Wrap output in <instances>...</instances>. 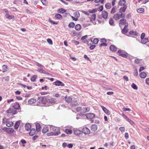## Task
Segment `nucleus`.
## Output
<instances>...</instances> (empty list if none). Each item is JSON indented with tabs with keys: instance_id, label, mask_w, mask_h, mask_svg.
I'll list each match as a JSON object with an SVG mask.
<instances>
[{
	"instance_id": "nucleus-1",
	"label": "nucleus",
	"mask_w": 149,
	"mask_h": 149,
	"mask_svg": "<svg viewBox=\"0 0 149 149\" xmlns=\"http://www.w3.org/2000/svg\"><path fill=\"white\" fill-rule=\"evenodd\" d=\"M50 130L52 132L48 133V136H57L60 133L59 128L55 126L52 125L50 127Z\"/></svg>"
},
{
	"instance_id": "nucleus-2",
	"label": "nucleus",
	"mask_w": 149,
	"mask_h": 149,
	"mask_svg": "<svg viewBox=\"0 0 149 149\" xmlns=\"http://www.w3.org/2000/svg\"><path fill=\"white\" fill-rule=\"evenodd\" d=\"M37 101L39 103L45 104L46 103L47 99L45 96L38 97Z\"/></svg>"
},
{
	"instance_id": "nucleus-3",
	"label": "nucleus",
	"mask_w": 149,
	"mask_h": 149,
	"mask_svg": "<svg viewBox=\"0 0 149 149\" xmlns=\"http://www.w3.org/2000/svg\"><path fill=\"white\" fill-rule=\"evenodd\" d=\"M118 53L120 56L125 58H127L128 56V54L123 50H118Z\"/></svg>"
},
{
	"instance_id": "nucleus-4",
	"label": "nucleus",
	"mask_w": 149,
	"mask_h": 149,
	"mask_svg": "<svg viewBox=\"0 0 149 149\" xmlns=\"http://www.w3.org/2000/svg\"><path fill=\"white\" fill-rule=\"evenodd\" d=\"M119 25L120 26V25H124L125 26H128V24L127 22L126 19L122 18L120 20Z\"/></svg>"
},
{
	"instance_id": "nucleus-5",
	"label": "nucleus",
	"mask_w": 149,
	"mask_h": 149,
	"mask_svg": "<svg viewBox=\"0 0 149 149\" xmlns=\"http://www.w3.org/2000/svg\"><path fill=\"white\" fill-rule=\"evenodd\" d=\"M16 110L13 107L10 108L9 109L6 111V112L8 113H10L11 115H14L16 113Z\"/></svg>"
},
{
	"instance_id": "nucleus-6",
	"label": "nucleus",
	"mask_w": 149,
	"mask_h": 149,
	"mask_svg": "<svg viewBox=\"0 0 149 149\" xmlns=\"http://www.w3.org/2000/svg\"><path fill=\"white\" fill-rule=\"evenodd\" d=\"M5 132L8 134H12L15 131L12 128H9L5 127Z\"/></svg>"
},
{
	"instance_id": "nucleus-7",
	"label": "nucleus",
	"mask_w": 149,
	"mask_h": 149,
	"mask_svg": "<svg viewBox=\"0 0 149 149\" xmlns=\"http://www.w3.org/2000/svg\"><path fill=\"white\" fill-rule=\"evenodd\" d=\"M53 84L56 86H63L65 85V84L59 80L56 81L55 82H53Z\"/></svg>"
},
{
	"instance_id": "nucleus-8",
	"label": "nucleus",
	"mask_w": 149,
	"mask_h": 149,
	"mask_svg": "<svg viewBox=\"0 0 149 149\" xmlns=\"http://www.w3.org/2000/svg\"><path fill=\"white\" fill-rule=\"evenodd\" d=\"M90 130L87 127L84 128L82 129V132L85 134H88L90 133Z\"/></svg>"
},
{
	"instance_id": "nucleus-9",
	"label": "nucleus",
	"mask_w": 149,
	"mask_h": 149,
	"mask_svg": "<svg viewBox=\"0 0 149 149\" xmlns=\"http://www.w3.org/2000/svg\"><path fill=\"white\" fill-rule=\"evenodd\" d=\"M86 116L88 119L92 118L95 117V114L91 113H87L86 114Z\"/></svg>"
},
{
	"instance_id": "nucleus-10",
	"label": "nucleus",
	"mask_w": 149,
	"mask_h": 149,
	"mask_svg": "<svg viewBox=\"0 0 149 149\" xmlns=\"http://www.w3.org/2000/svg\"><path fill=\"white\" fill-rule=\"evenodd\" d=\"M127 7L126 5H125L121 7L119 9V12L120 13H124Z\"/></svg>"
},
{
	"instance_id": "nucleus-11",
	"label": "nucleus",
	"mask_w": 149,
	"mask_h": 149,
	"mask_svg": "<svg viewBox=\"0 0 149 149\" xmlns=\"http://www.w3.org/2000/svg\"><path fill=\"white\" fill-rule=\"evenodd\" d=\"M13 107L16 110L19 109L20 108V106L19 103L16 102L13 104Z\"/></svg>"
},
{
	"instance_id": "nucleus-12",
	"label": "nucleus",
	"mask_w": 149,
	"mask_h": 149,
	"mask_svg": "<svg viewBox=\"0 0 149 149\" xmlns=\"http://www.w3.org/2000/svg\"><path fill=\"white\" fill-rule=\"evenodd\" d=\"M90 108L89 107H86L82 108V111L83 113L88 112L90 111Z\"/></svg>"
},
{
	"instance_id": "nucleus-13",
	"label": "nucleus",
	"mask_w": 149,
	"mask_h": 149,
	"mask_svg": "<svg viewBox=\"0 0 149 149\" xmlns=\"http://www.w3.org/2000/svg\"><path fill=\"white\" fill-rule=\"evenodd\" d=\"M113 18L116 21H117L120 18V14L117 13L115 14L113 17Z\"/></svg>"
},
{
	"instance_id": "nucleus-14",
	"label": "nucleus",
	"mask_w": 149,
	"mask_h": 149,
	"mask_svg": "<svg viewBox=\"0 0 149 149\" xmlns=\"http://www.w3.org/2000/svg\"><path fill=\"white\" fill-rule=\"evenodd\" d=\"M36 129L37 132H39L41 128L40 124L39 123H36Z\"/></svg>"
},
{
	"instance_id": "nucleus-15",
	"label": "nucleus",
	"mask_w": 149,
	"mask_h": 149,
	"mask_svg": "<svg viewBox=\"0 0 149 149\" xmlns=\"http://www.w3.org/2000/svg\"><path fill=\"white\" fill-rule=\"evenodd\" d=\"M126 1L125 0H120L118 2V4L120 6H124L125 5Z\"/></svg>"
},
{
	"instance_id": "nucleus-16",
	"label": "nucleus",
	"mask_w": 149,
	"mask_h": 149,
	"mask_svg": "<svg viewBox=\"0 0 149 149\" xmlns=\"http://www.w3.org/2000/svg\"><path fill=\"white\" fill-rule=\"evenodd\" d=\"M111 51L113 52H115L116 51L117 48L116 47L113 45H111L109 47Z\"/></svg>"
},
{
	"instance_id": "nucleus-17",
	"label": "nucleus",
	"mask_w": 149,
	"mask_h": 149,
	"mask_svg": "<svg viewBox=\"0 0 149 149\" xmlns=\"http://www.w3.org/2000/svg\"><path fill=\"white\" fill-rule=\"evenodd\" d=\"M36 99L34 98H31L28 101V103L29 104H31L33 103H34L36 102Z\"/></svg>"
},
{
	"instance_id": "nucleus-18",
	"label": "nucleus",
	"mask_w": 149,
	"mask_h": 149,
	"mask_svg": "<svg viewBox=\"0 0 149 149\" xmlns=\"http://www.w3.org/2000/svg\"><path fill=\"white\" fill-rule=\"evenodd\" d=\"M91 130L93 131H95L97 129V126L96 125H92L91 126Z\"/></svg>"
},
{
	"instance_id": "nucleus-19",
	"label": "nucleus",
	"mask_w": 149,
	"mask_h": 149,
	"mask_svg": "<svg viewBox=\"0 0 149 149\" xmlns=\"http://www.w3.org/2000/svg\"><path fill=\"white\" fill-rule=\"evenodd\" d=\"M109 23L110 25L112 26H115V24L114 23V21L112 18H110L109 20Z\"/></svg>"
},
{
	"instance_id": "nucleus-20",
	"label": "nucleus",
	"mask_w": 149,
	"mask_h": 149,
	"mask_svg": "<svg viewBox=\"0 0 149 149\" xmlns=\"http://www.w3.org/2000/svg\"><path fill=\"white\" fill-rule=\"evenodd\" d=\"M36 132L35 129L34 128H32L30 132L29 133V134L30 135L32 136L35 134Z\"/></svg>"
},
{
	"instance_id": "nucleus-21",
	"label": "nucleus",
	"mask_w": 149,
	"mask_h": 149,
	"mask_svg": "<svg viewBox=\"0 0 149 149\" xmlns=\"http://www.w3.org/2000/svg\"><path fill=\"white\" fill-rule=\"evenodd\" d=\"M128 26H125L121 31L123 33L125 34L127 33L128 32V30L127 29Z\"/></svg>"
},
{
	"instance_id": "nucleus-22",
	"label": "nucleus",
	"mask_w": 149,
	"mask_h": 149,
	"mask_svg": "<svg viewBox=\"0 0 149 149\" xmlns=\"http://www.w3.org/2000/svg\"><path fill=\"white\" fill-rule=\"evenodd\" d=\"M13 125V123L11 121H9V120H8V122L6 124V125L8 127H11Z\"/></svg>"
},
{
	"instance_id": "nucleus-23",
	"label": "nucleus",
	"mask_w": 149,
	"mask_h": 149,
	"mask_svg": "<svg viewBox=\"0 0 149 149\" xmlns=\"http://www.w3.org/2000/svg\"><path fill=\"white\" fill-rule=\"evenodd\" d=\"M103 111L107 115H110V111L103 106Z\"/></svg>"
},
{
	"instance_id": "nucleus-24",
	"label": "nucleus",
	"mask_w": 149,
	"mask_h": 149,
	"mask_svg": "<svg viewBox=\"0 0 149 149\" xmlns=\"http://www.w3.org/2000/svg\"><path fill=\"white\" fill-rule=\"evenodd\" d=\"M65 100L66 102L70 103L72 101V98L70 97H65Z\"/></svg>"
},
{
	"instance_id": "nucleus-25",
	"label": "nucleus",
	"mask_w": 149,
	"mask_h": 149,
	"mask_svg": "<svg viewBox=\"0 0 149 149\" xmlns=\"http://www.w3.org/2000/svg\"><path fill=\"white\" fill-rule=\"evenodd\" d=\"M20 124V122L19 121H17L15 123L14 125V127L15 130H17Z\"/></svg>"
},
{
	"instance_id": "nucleus-26",
	"label": "nucleus",
	"mask_w": 149,
	"mask_h": 149,
	"mask_svg": "<svg viewBox=\"0 0 149 149\" xmlns=\"http://www.w3.org/2000/svg\"><path fill=\"white\" fill-rule=\"evenodd\" d=\"M97 10L99 11H102V6H101L97 9L95 8L93 9L94 13L96 12Z\"/></svg>"
},
{
	"instance_id": "nucleus-27",
	"label": "nucleus",
	"mask_w": 149,
	"mask_h": 149,
	"mask_svg": "<svg viewBox=\"0 0 149 149\" xmlns=\"http://www.w3.org/2000/svg\"><path fill=\"white\" fill-rule=\"evenodd\" d=\"M81 25L79 24H77L75 26V29L77 31H80L81 29Z\"/></svg>"
},
{
	"instance_id": "nucleus-28",
	"label": "nucleus",
	"mask_w": 149,
	"mask_h": 149,
	"mask_svg": "<svg viewBox=\"0 0 149 149\" xmlns=\"http://www.w3.org/2000/svg\"><path fill=\"white\" fill-rule=\"evenodd\" d=\"M62 15L59 14H56L55 16V18L56 19H61L62 18Z\"/></svg>"
},
{
	"instance_id": "nucleus-29",
	"label": "nucleus",
	"mask_w": 149,
	"mask_h": 149,
	"mask_svg": "<svg viewBox=\"0 0 149 149\" xmlns=\"http://www.w3.org/2000/svg\"><path fill=\"white\" fill-rule=\"evenodd\" d=\"M49 130L48 127H45L42 129V132L43 133H45L48 131Z\"/></svg>"
},
{
	"instance_id": "nucleus-30",
	"label": "nucleus",
	"mask_w": 149,
	"mask_h": 149,
	"mask_svg": "<svg viewBox=\"0 0 149 149\" xmlns=\"http://www.w3.org/2000/svg\"><path fill=\"white\" fill-rule=\"evenodd\" d=\"M25 127L26 129L27 130H29L31 129V125L29 123H27L26 124Z\"/></svg>"
},
{
	"instance_id": "nucleus-31",
	"label": "nucleus",
	"mask_w": 149,
	"mask_h": 149,
	"mask_svg": "<svg viewBox=\"0 0 149 149\" xmlns=\"http://www.w3.org/2000/svg\"><path fill=\"white\" fill-rule=\"evenodd\" d=\"M38 71L40 72L41 73H44L45 74H49L45 70H43L42 68L39 69L38 70Z\"/></svg>"
},
{
	"instance_id": "nucleus-32",
	"label": "nucleus",
	"mask_w": 149,
	"mask_h": 149,
	"mask_svg": "<svg viewBox=\"0 0 149 149\" xmlns=\"http://www.w3.org/2000/svg\"><path fill=\"white\" fill-rule=\"evenodd\" d=\"M8 70V66L5 65H4L2 66V70L3 72H6Z\"/></svg>"
},
{
	"instance_id": "nucleus-33",
	"label": "nucleus",
	"mask_w": 149,
	"mask_h": 149,
	"mask_svg": "<svg viewBox=\"0 0 149 149\" xmlns=\"http://www.w3.org/2000/svg\"><path fill=\"white\" fill-rule=\"evenodd\" d=\"M56 101V100L54 98H51L48 100V102L50 103H53L55 102Z\"/></svg>"
},
{
	"instance_id": "nucleus-34",
	"label": "nucleus",
	"mask_w": 149,
	"mask_h": 149,
	"mask_svg": "<svg viewBox=\"0 0 149 149\" xmlns=\"http://www.w3.org/2000/svg\"><path fill=\"white\" fill-rule=\"evenodd\" d=\"M81 132V131L79 130H76L74 131V134L76 135L79 136L80 135Z\"/></svg>"
},
{
	"instance_id": "nucleus-35",
	"label": "nucleus",
	"mask_w": 149,
	"mask_h": 149,
	"mask_svg": "<svg viewBox=\"0 0 149 149\" xmlns=\"http://www.w3.org/2000/svg\"><path fill=\"white\" fill-rule=\"evenodd\" d=\"M140 77L142 78H144L146 76V74L144 72H142L140 74Z\"/></svg>"
},
{
	"instance_id": "nucleus-36",
	"label": "nucleus",
	"mask_w": 149,
	"mask_h": 149,
	"mask_svg": "<svg viewBox=\"0 0 149 149\" xmlns=\"http://www.w3.org/2000/svg\"><path fill=\"white\" fill-rule=\"evenodd\" d=\"M6 16L7 18L9 19H11L14 17L13 16L10 15L9 13H6Z\"/></svg>"
},
{
	"instance_id": "nucleus-37",
	"label": "nucleus",
	"mask_w": 149,
	"mask_h": 149,
	"mask_svg": "<svg viewBox=\"0 0 149 149\" xmlns=\"http://www.w3.org/2000/svg\"><path fill=\"white\" fill-rule=\"evenodd\" d=\"M108 14L107 12L105 11H103V18L106 19L107 18Z\"/></svg>"
},
{
	"instance_id": "nucleus-38",
	"label": "nucleus",
	"mask_w": 149,
	"mask_h": 149,
	"mask_svg": "<svg viewBox=\"0 0 149 149\" xmlns=\"http://www.w3.org/2000/svg\"><path fill=\"white\" fill-rule=\"evenodd\" d=\"M78 104L77 101H73L72 103V107H75L77 105H78Z\"/></svg>"
},
{
	"instance_id": "nucleus-39",
	"label": "nucleus",
	"mask_w": 149,
	"mask_h": 149,
	"mask_svg": "<svg viewBox=\"0 0 149 149\" xmlns=\"http://www.w3.org/2000/svg\"><path fill=\"white\" fill-rule=\"evenodd\" d=\"M75 26V24L73 22H70L68 24V27L70 28H72L74 27Z\"/></svg>"
},
{
	"instance_id": "nucleus-40",
	"label": "nucleus",
	"mask_w": 149,
	"mask_h": 149,
	"mask_svg": "<svg viewBox=\"0 0 149 149\" xmlns=\"http://www.w3.org/2000/svg\"><path fill=\"white\" fill-rule=\"evenodd\" d=\"M58 11V13H64L66 11V10L64 9H63V8H61L59 9Z\"/></svg>"
},
{
	"instance_id": "nucleus-41",
	"label": "nucleus",
	"mask_w": 149,
	"mask_h": 149,
	"mask_svg": "<svg viewBox=\"0 0 149 149\" xmlns=\"http://www.w3.org/2000/svg\"><path fill=\"white\" fill-rule=\"evenodd\" d=\"M96 15L95 14H93L90 17V19L91 21H93L95 20Z\"/></svg>"
},
{
	"instance_id": "nucleus-42",
	"label": "nucleus",
	"mask_w": 149,
	"mask_h": 149,
	"mask_svg": "<svg viewBox=\"0 0 149 149\" xmlns=\"http://www.w3.org/2000/svg\"><path fill=\"white\" fill-rule=\"evenodd\" d=\"M116 6H114L112 8L111 11V13L112 14L115 13L116 11Z\"/></svg>"
},
{
	"instance_id": "nucleus-43",
	"label": "nucleus",
	"mask_w": 149,
	"mask_h": 149,
	"mask_svg": "<svg viewBox=\"0 0 149 149\" xmlns=\"http://www.w3.org/2000/svg\"><path fill=\"white\" fill-rule=\"evenodd\" d=\"M65 132L67 134H70L72 133V131L70 129H66Z\"/></svg>"
},
{
	"instance_id": "nucleus-44",
	"label": "nucleus",
	"mask_w": 149,
	"mask_h": 149,
	"mask_svg": "<svg viewBox=\"0 0 149 149\" xmlns=\"http://www.w3.org/2000/svg\"><path fill=\"white\" fill-rule=\"evenodd\" d=\"M74 16L77 18L79 17L80 16V14L78 12H75L73 14Z\"/></svg>"
},
{
	"instance_id": "nucleus-45",
	"label": "nucleus",
	"mask_w": 149,
	"mask_h": 149,
	"mask_svg": "<svg viewBox=\"0 0 149 149\" xmlns=\"http://www.w3.org/2000/svg\"><path fill=\"white\" fill-rule=\"evenodd\" d=\"M141 43L142 44H145L148 42L147 38H145L141 40Z\"/></svg>"
},
{
	"instance_id": "nucleus-46",
	"label": "nucleus",
	"mask_w": 149,
	"mask_h": 149,
	"mask_svg": "<svg viewBox=\"0 0 149 149\" xmlns=\"http://www.w3.org/2000/svg\"><path fill=\"white\" fill-rule=\"evenodd\" d=\"M137 11L138 12L140 13H143L144 12V8H139L137 10Z\"/></svg>"
},
{
	"instance_id": "nucleus-47",
	"label": "nucleus",
	"mask_w": 149,
	"mask_h": 149,
	"mask_svg": "<svg viewBox=\"0 0 149 149\" xmlns=\"http://www.w3.org/2000/svg\"><path fill=\"white\" fill-rule=\"evenodd\" d=\"M127 120L132 125H135V124L134 122L132 120L130 119L129 118H127Z\"/></svg>"
},
{
	"instance_id": "nucleus-48",
	"label": "nucleus",
	"mask_w": 149,
	"mask_h": 149,
	"mask_svg": "<svg viewBox=\"0 0 149 149\" xmlns=\"http://www.w3.org/2000/svg\"><path fill=\"white\" fill-rule=\"evenodd\" d=\"M87 37V36L86 35L85 36H83L81 38V40L82 41H84V43H86V42L87 41V40H86V38Z\"/></svg>"
},
{
	"instance_id": "nucleus-49",
	"label": "nucleus",
	"mask_w": 149,
	"mask_h": 149,
	"mask_svg": "<svg viewBox=\"0 0 149 149\" xmlns=\"http://www.w3.org/2000/svg\"><path fill=\"white\" fill-rule=\"evenodd\" d=\"M105 7L106 8L109 9L111 7V5L109 3H107L105 4Z\"/></svg>"
},
{
	"instance_id": "nucleus-50",
	"label": "nucleus",
	"mask_w": 149,
	"mask_h": 149,
	"mask_svg": "<svg viewBox=\"0 0 149 149\" xmlns=\"http://www.w3.org/2000/svg\"><path fill=\"white\" fill-rule=\"evenodd\" d=\"M37 76L36 75H33L31 79V80L32 81H35L37 77Z\"/></svg>"
},
{
	"instance_id": "nucleus-51",
	"label": "nucleus",
	"mask_w": 149,
	"mask_h": 149,
	"mask_svg": "<svg viewBox=\"0 0 149 149\" xmlns=\"http://www.w3.org/2000/svg\"><path fill=\"white\" fill-rule=\"evenodd\" d=\"M8 119H7L6 118H4L2 120V123L3 124H6L7 122L8 121Z\"/></svg>"
},
{
	"instance_id": "nucleus-52",
	"label": "nucleus",
	"mask_w": 149,
	"mask_h": 149,
	"mask_svg": "<svg viewBox=\"0 0 149 149\" xmlns=\"http://www.w3.org/2000/svg\"><path fill=\"white\" fill-rule=\"evenodd\" d=\"M107 42V40L103 38V46H107V43H106Z\"/></svg>"
},
{
	"instance_id": "nucleus-53",
	"label": "nucleus",
	"mask_w": 149,
	"mask_h": 149,
	"mask_svg": "<svg viewBox=\"0 0 149 149\" xmlns=\"http://www.w3.org/2000/svg\"><path fill=\"white\" fill-rule=\"evenodd\" d=\"M131 87L134 89L137 90L138 87L134 83H133L131 85Z\"/></svg>"
},
{
	"instance_id": "nucleus-54",
	"label": "nucleus",
	"mask_w": 149,
	"mask_h": 149,
	"mask_svg": "<svg viewBox=\"0 0 149 149\" xmlns=\"http://www.w3.org/2000/svg\"><path fill=\"white\" fill-rule=\"evenodd\" d=\"M129 34L130 35H137V33L136 32H135L132 31H130L129 32Z\"/></svg>"
},
{
	"instance_id": "nucleus-55",
	"label": "nucleus",
	"mask_w": 149,
	"mask_h": 149,
	"mask_svg": "<svg viewBox=\"0 0 149 149\" xmlns=\"http://www.w3.org/2000/svg\"><path fill=\"white\" fill-rule=\"evenodd\" d=\"M99 41V40L97 38H95L93 40V43L95 44H96L98 43Z\"/></svg>"
},
{
	"instance_id": "nucleus-56",
	"label": "nucleus",
	"mask_w": 149,
	"mask_h": 149,
	"mask_svg": "<svg viewBox=\"0 0 149 149\" xmlns=\"http://www.w3.org/2000/svg\"><path fill=\"white\" fill-rule=\"evenodd\" d=\"M47 42L50 45H52L53 44V42L52 40L50 38H47Z\"/></svg>"
},
{
	"instance_id": "nucleus-57",
	"label": "nucleus",
	"mask_w": 149,
	"mask_h": 149,
	"mask_svg": "<svg viewBox=\"0 0 149 149\" xmlns=\"http://www.w3.org/2000/svg\"><path fill=\"white\" fill-rule=\"evenodd\" d=\"M82 108L80 107H78L76 108V110L77 112H79L82 111Z\"/></svg>"
},
{
	"instance_id": "nucleus-58",
	"label": "nucleus",
	"mask_w": 149,
	"mask_h": 149,
	"mask_svg": "<svg viewBox=\"0 0 149 149\" xmlns=\"http://www.w3.org/2000/svg\"><path fill=\"white\" fill-rule=\"evenodd\" d=\"M72 42L74 43L75 45H77L79 44V42L78 41H76L74 40H72Z\"/></svg>"
},
{
	"instance_id": "nucleus-59",
	"label": "nucleus",
	"mask_w": 149,
	"mask_h": 149,
	"mask_svg": "<svg viewBox=\"0 0 149 149\" xmlns=\"http://www.w3.org/2000/svg\"><path fill=\"white\" fill-rule=\"evenodd\" d=\"M119 130L122 132H124L125 131V128L124 127H121L119 128Z\"/></svg>"
},
{
	"instance_id": "nucleus-60",
	"label": "nucleus",
	"mask_w": 149,
	"mask_h": 149,
	"mask_svg": "<svg viewBox=\"0 0 149 149\" xmlns=\"http://www.w3.org/2000/svg\"><path fill=\"white\" fill-rule=\"evenodd\" d=\"M145 35V34L144 33H143L141 34V40H142V39H143L144 38Z\"/></svg>"
},
{
	"instance_id": "nucleus-61",
	"label": "nucleus",
	"mask_w": 149,
	"mask_h": 149,
	"mask_svg": "<svg viewBox=\"0 0 149 149\" xmlns=\"http://www.w3.org/2000/svg\"><path fill=\"white\" fill-rule=\"evenodd\" d=\"M82 12L87 15H89V13L88 12L84 10H82Z\"/></svg>"
},
{
	"instance_id": "nucleus-62",
	"label": "nucleus",
	"mask_w": 149,
	"mask_h": 149,
	"mask_svg": "<svg viewBox=\"0 0 149 149\" xmlns=\"http://www.w3.org/2000/svg\"><path fill=\"white\" fill-rule=\"evenodd\" d=\"M123 111H131V109L129 108H123Z\"/></svg>"
},
{
	"instance_id": "nucleus-63",
	"label": "nucleus",
	"mask_w": 149,
	"mask_h": 149,
	"mask_svg": "<svg viewBox=\"0 0 149 149\" xmlns=\"http://www.w3.org/2000/svg\"><path fill=\"white\" fill-rule=\"evenodd\" d=\"M140 60L139 59H136L135 61V62L136 64H139L140 63Z\"/></svg>"
},
{
	"instance_id": "nucleus-64",
	"label": "nucleus",
	"mask_w": 149,
	"mask_h": 149,
	"mask_svg": "<svg viewBox=\"0 0 149 149\" xmlns=\"http://www.w3.org/2000/svg\"><path fill=\"white\" fill-rule=\"evenodd\" d=\"M123 78L126 81H128L129 80L128 77L126 75L124 76L123 77Z\"/></svg>"
}]
</instances>
